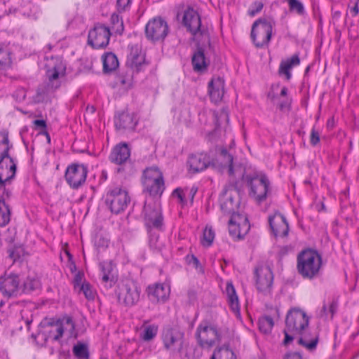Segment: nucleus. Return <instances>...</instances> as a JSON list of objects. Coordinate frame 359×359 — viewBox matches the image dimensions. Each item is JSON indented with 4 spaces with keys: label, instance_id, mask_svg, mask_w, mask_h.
I'll list each match as a JSON object with an SVG mask.
<instances>
[{
    "label": "nucleus",
    "instance_id": "40",
    "mask_svg": "<svg viewBox=\"0 0 359 359\" xmlns=\"http://www.w3.org/2000/svg\"><path fill=\"white\" fill-rule=\"evenodd\" d=\"M154 229L147 231L149 233V245L151 249L160 252L164 247L163 242L160 240L158 234L154 231Z\"/></svg>",
    "mask_w": 359,
    "mask_h": 359
},
{
    "label": "nucleus",
    "instance_id": "19",
    "mask_svg": "<svg viewBox=\"0 0 359 359\" xmlns=\"http://www.w3.org/2000/svg\"><path fill=\"white\" fill-rule=\"evenodd\" d=\"M20 287V278L18 275L6 273L0 278V290L2 294L10 297L15 295Z\"/></svg>",
    "mask_w": 359,
    "mask_h": 359
},
{
    "label": "nucleus",
    "instance_id": "49",
    "mask_svg": "<svg viewBox=\"0 0 359 359\" xmlns=\"http://www.w3.org/2000/svg\"><path fill=\"white\" fill-rule=\"evenodd\" d=\"M39 287L38 280L35 278H27L24 283V290L26 292H31Z\"/></svg>",
    "mask_w": 359,
    "mask_h": 359
},
{
    "label": "nucleus",
    "instance_id": "1",
    "mask_svg": "<svg viewBox=\"0 0 359 359\" xmlns=\"http://www.w3.org/2000/svg\"><path fill=\"white\" fill-rule=\"evenodd\" d=\"M309 323V318L304 311L299 309L290 310L285 319L283 344L287 345L295 336H300L298 340L299 344L310 351H314L318 343V334L306 332Z\"/></svg>",
    "mask_w": 359,
    "mask_h": 359
},
{
    "label": "nucleus",
    "instance_id": "9",
    "mask_svg": "<svg viewBox=\"0 0 359 359\" xmlns=\"http://www.w3.org/2000/svg\"><path fill=\"white\" fill-rule=\"evenodd\" d=\"M116 293L120 304L132 306L138 302L140 290L135 282L131 280H125L119 283Z\"/></svg>",
    "mask_w": 359,
    "mask_h": 359
},
{
    "label": "nucleus",
    "instance_id": "47",
    "mask_svg": "<svg viewBox=\"0 0 359 359\" xmlns=\"http://www.w3.org/2000/svg\"><path fill=\"white\" fill-rule=\"evenodd\" d=\"M80 291L88 300H93L95 298V292L88 283H82L80 286Z\"/></svg>",
    "mask_w": 359,
    "mask_h": 359
},
{
    "label": "nucleus",
    "instance_id": "37",
    "mask_svg": "<svg viewBox=\"0 0 359 359\" xmlns=\"http://www.w3.org/2000/svg\"><path fill=\"white\" fill-rule=\"evenodd\" d=\"M143 330L140 334L141 338L145 341H149L157 334L158 327L155 324L147 325L146 323L143 325Z\"/></svg>",
    "mask_w": 359,
    "mask_h": 359
},
{
    "label": "nucleus",
    "instance_id": "29",
    "mask_svg": "<svg viewBox=\"0 0 359 359\" xmlns=\"http://www.w3.org/2000/svg\"><path fill=\"white\" fill-rule=\"evenodd\" d=\"M102 283L111 287L116 281L115 266L111 261L102 262L100 264Z\"/></svg>",
    "mask_w": 359,
    "mask_h": 359
},
{
    "label": "nucleus",
    "instance_id": "14",
    "mask_svg": "<svg viewBox=\"0 0 359 359\" xmlns=\"http://www.w3.org/2000/svg\"><path fill=\"white\" fill-rule=\"evenodd\" d=\"M255 280L257 290L264 295L271 294L273 287V275L267 266H259L255 271Z\"/></svg>",
    "mask_w": 359,
    "mask_h": 359
},
{
    "label": "nucleus",
    "instance_id": "62",
    "mask_svg": "<svg viewBox=\"0 0 359 359\" xmlns=\"http://www.w3.org/2000/svg\"><path fill=\"white\" fill-rule=\"evenodd\" d=\"M175 192L177 193L178 197L180 198V201H183V197H182L181 191L180 189H176L175 191Z\"/></svg>",
    "mask_w": 359,
    "mask_h": 359
},
{
    "label": "nucleus",
    "instance_id": "22",
    "mask_svg": "<svg viewBox=\"0 0 359 359\" xmlns=\"http://www.w3.org/2000/svg\"><path fill=\"white\" fill-rule=\"evenodd\" d=\"M187 164L189 170L193 173L203 171L211 165L210 156L204 153L191 154L189 156Z\"/></svg>",
    "mask_w": 359,
    "mask_h": 359
},
{
    "label": "nucleus",
    "instance_id": "5",
    "mask_svg": "<svg viewBox=\"0 0 359 359\" xmlns=\"http://www.w3.org/2000/svg\"><path fill=\"white\" fill-rule=\"evenodd\" d=\"M15 172L16 163L14 160L9 155L0 156V196L11 198V182Z\"/></svg>",
    "mask_w": 359,
    "mask_h": 359
},
{
    "label": "nucleus",
    "instance_id": "57",
    "mask_svg": "<svg viewBox=\"0 0 359 359\" xmlns=\"http://www.w3.org/2000/svg\"><path fill=\"white\" fill-rule=\"evenodd\" d=\"M34 124L36 127L41 128V129H46V123L44 120H34Z\"/></svg>",
    "mask_w": 359,
    "mask_h": 359
},
{
    "label": "nucleus",
    "instance_id": "54",
    "mask_svg": "<svg viewBox=\"0 0 359 359\" xmlns=\"http://www.w3.org/2000/svg\"><path fill=\"white\" fill-rule=\"evenodd\" d=\"M310 142L313 146L320 142V134L314 128H312L311 132Z\"/></svg>",
    "mask_w": 359,
    "mask_h": 359
},
{
    "label": "nucleus",
    "instance_id": "45",
    "mask_svg": "<svg viewBox=\"0 0 359 359\" xmlns=\"http://www.w3.org/2000/svg\"><path fill=\"white\" fill-rule=\"evenodd\" d=\"M0 146H3L2 153L0 156L9 155L8 151L12 147V145L9 144L8 135L6 131H2L0 133Z\"/></svg>",
    "mask_w": 359,
    "mask_h": 359
},
{
    "label": "nucleus",
    "instance_id": "24",
    "mask_svg": "<svg viewBox=\"0 0 359 359\" xmlns=\"http://www.w3.org/2000/svg\"><path fill=\"white\" fill-rule=\"evenodd\" d=\"M208 93L211 100L220 102L224 95V80L219 76L213 77L208 83Z\"/></svg>",
    "mask_w": 359,
    "mask_h": 359
},
{
    "label": "nucleus",
    "instance_id": "53",
    "mask_svg": "<svg viewBox=\"0 0 359 359\" xmlns=\"http://www.w3.org/2000/svg\"><path fill=\"white\" fill-rule=\"evenodd\" d=\"M131 0H117L116 5L118 11L120 12L125 11L130 6Z\"/></svg>",
    "mask_w": 359,
    "mask_h": 359
},
{
    "label": "nucleus",
    "instance_id": "34",
    "mask_svg": "<svg viewBox=\"0 0 359 359\" xmlns=\"http://www.w3.org/2000/svg\"><path fill=\"white\" fill-rule=\"evenodd\" d=\"M192 64L195 71L201 72L206 69L208 64L203 50L199 49L194 54Z\"/></svg>",
    "mask_w": 359,
    "mask_h": 359
},
{
    "label": "nucleus",
    "instance_id": "63",
    "mask_svg": "<svg viewBox=\"0 0 359 359\" xmlns=\"http://www.w3.org/2000/svg\"><path fill=\"white\" fill-rule=\"evenodd\" d=\"M192 259H193V262H194V263L196 265H198V263H199L198 259L196 257H192Z\"/></svg>",
    "mask_w": 359,
    "mask_h": 359
},
{
    "label": "nucleus",
    "instance_id": "26",
    "mask_svg": "<svg viewBox=\"0 0 359 359\" xmlns=\"http://www.w3.org/2000/svg\"><path fill=\"white\" fill-rule=\"evenodd\" d=\"M130 156V151L126 143L116 145L112 150L109 159L111 162L121 165L126 163Z\"/></svg>",
    "mask_w": 359,
    "mask_h": 359
},
{
    "label": "nucleus",
    "instance_id": "48",
    "mask_svg": "<svg viewBox=\"0 0 359 359\" xmlns=\"http://www.w3.org/2000/svg\"><path fill=\"white\" fill-rule=\"evenodd\" d=\"M109 243V239L102 234H97L94 238L95 246L99 250L107 248Z\"/></svg>",
    "mask_w": 359,
    "mask_h": 359
},
{
    "label": "nucleus",
    "instance_id": "46",
    "mask_svg": "<svg viewBox=\"0 0 359 359\" xmlns=\"http://www.w3.org/2000/svg\"><path fill=\"white\" fill-rule=\"evenodd\" d=\"M288 2L290 11H295L298 15H302L305 13L303 4L298 0H286Z\"/></svg>",
    "mask_w": 359,
    "mask_h": 359
},
{
    "label": "nucleus",
    "instance_id": "18",
    "mask_svg": "<svg viewBox=\"0 0 359 359\" xmlns=\"http://www.w3.org/2000/svg\"><path fill=\"white\" fill-rule=\"evenodd\" d=\"M238 191L233 187L224 190L220 198L221 209L224 213L230 214L231 216L238 215L236 213L238 207Z\"/></svg>",
    "mask_w": 359,
    "mask_h": 359
},
{
    "label": "nucleus",
    "instance_id": "32",
    "mask_svg": "<svg viewBox=\"0 0 359 359\" xmlns=\"http://www.w3.org/2000/svg\"><path fill=\"white\" fill-rule=\"evenodd\" d=\"M135 69L126 66L117 76V81L126 89L130 88L133 85V75Z\"/></svg>",
    "mask_w": 359,
    "mask_h": 359
},
{
    "label": "nucleus",
    "instance_id": "35",
    "mask_svg": "<svg viewBox=\"0 0 359 359\" xmlns=\"http://www.w3.org/2000/svg\"><path fill=\"white\" fill-rule=\"evenodd\" d=\"M60 325L62 326V332L66 333L68 337H76V333L75 332V325L72 319L69 316L58 319Z\"/></svg>",
    "mask_w": 359,
    "mask_h": 359
},
{
    "label": "nucleus",
    "instance_id": "31",
    "mask_svg": "<svg viewBox=\"0 0 359 359\" xmlns=\"http://www.w3.org/2000/svg\"><path fill=\"white\" fill-rule=\"evenodd\" d=\"M9 198L0 196V226H6L11 221V211L6 201Z\"/></svg>",
    "mask_w": 359,
    "mask_h": 359
},
{
    "label": "nucleus",
    "instance_id": "27",
    "mask_svg": "<svg viewBox=\"0 0 359 359\" xmlns=\"http://www.w3.org/2000/svg\"><path fill=\"white\" fill-rule=\"evenodd\" d=\"M137 123V121L135 114L125 111L121 113L115 119V126L119 130H133Z\"/></svg>",
    "mask_w": 359,
    "mask_h": 359
},
{
    "label": "nucleus",
    "instance_id": "20",
    "mask_svg": "<svg viewBox=\"0 0 359 359\" xmlns=\"http://www.w3.org/2000/svg\"><path fill=\"white\" fill-rule=\"evenodd\" d=\"M111 32L108 27L98 25L88 32V45H108Z\"/></svg>",
    "mask_w": 359,
    "mask_h": 359
},
{
    "label": "nucleus",
    "instance_id": "3",
    "mask_svg": "<svg viewBox=\"0 0 359 359\" xmlns=\"http://www.w3.org/2000/svg\"><path fill=\"white\" fill-rule=\"evenodd\" d=\"M182 22L191 34V39L196 45H210L208 30L201 27L198 13L191 8L184 11Z\"/></svg>",
    "mask_w": 359,
    "mask_h": 359
},
{
    "label": "nucleus",
    "instance_id": "30",
    "mask_svg": "<svg viewBox=\"0 0 359 359\" xmlns=\"http://www.w3.org/2000/svg\"><path fill=\"white\" fill-rule=\"evenodd\" d=\"M300 60L297 54L293 55L291 57L287 58L280 62L279 73L285 76L287 80H290L292 74L290 69L295 66L299 65Z\"/></svg>",
    "mask_w": 359,
    "mask_h": 359
},
{
    "label": "nucleus",
    "instance_id": "8",
    "mask_svg": "<svg viewBox=\"0 0 359 359\" xmlns=\"http://www.w3.org/2000/svg\"><path fill=\"white\" fill-rule=\"evenodd\" d=\"M142 183L144 190L151 196H160L164 190L163 174L156 166L147 168L144 170Z\"/></svg>",
    "mask_w": 359,
    "mask_h": 359
},
{
    "label": "nucleus",
    "instance_id": "55",
    "mask_svg": "<svg viewBox=\"0 0 359 359\" xmlns=\"http://www.w3.org/2000/svg\"><path fill=\"white\" fill-rule=\"evenodd\" d=\"M111 20L114 25L120 23L121 29H123L122 20L119 18L118 14L113 13L111 16Z\"/></svg>",
    "mask_w": 359,
    "mask_h": 359
},
{
    "label": "nucleus",
    "instance_id": "36",
    "mask_svg": "<svg viewBox=\"0 0 359 359\" xmlns=\"http://www.w3.org/2000/svg\"><path fill=\"white\" fill-rule=\"evenodd\" d=\"M48 325L50 327L49 337L54 341H58L63 335L62 326L60 325L59 320L51 319Z\"/></svg>",
    "mask_w": 359,
    "mask_h": 359
},
{
    "label": "nucleus",
    "instance_id": "56",
    "mask_svg": "<svg viewBox=\"0 0 359 359\" xmlns=\"http://www.w3.org/2000/svg\"><path fill=\"white\" fill-rule=\"evenodd\" d=\"M337 303L334 301H332L330 304L329 305L328 311L330 313L331 318L333 317L334 314L337 311Z\"/></svg>",
    "mask_w": 359,
    "mask_h": 359
},
{
    "label": "nucleus",
    "instance_id": "23",
    "mask_svg": "<svg viewBox=\"0 0 359 359\" xmlns=\"http://www.w3.org/2000/svg\"><path fill=\"white\" fill-rule=\"evenodd\" d=\"M269 222L271 229L276 236L284 237L287 236L289 225L285 217L280 213H275L269 216Z\"/></svg>",
    "mask_w": 359,
    "mask_h": 359
},
{
    "label": "nucleus",
    "instance_id": "4",
    "mask_svg": "<svg viewBox=\"0 0 359 359\" xmlns=\"http://www.w3.org/2000/svg\"><path fill=\"white\" fill-rule=\"evenodd\" d=\"M248 186L250 187V196L257 202L265 201L271 193L270 182L267 176L262 172H255L245 177Z\"/></svg>",
    "mask_w": 359,
    "mask_h": 359
},
{
    "label": "nucleus",
    "instance_id": "51",
    "mask_svg": "<svg viewBox=\"0 0 359 359\" xmlns=\"http://www.w3.org/2000/svg\"><path fill=\"white\" fill-rule=\"evenodd\" d=\"M10 62V53L0 47V66L6 65Z\"/></svg>",
    "mask_w": 359,
    "mask_h": 359
},
{
    "label": "nucleus",
    "instance_id": "10",
    "mask_svg": "<svg viewBox=\"0 0 359 359\" xmlns=\"http://www.w3.org/2000/svg\"><path fill=\"white\" fill-rule=\"evenodd\" d=\"M163 347L172 353H180L184 346V334L176 327H165L162 331Z\"/></svg>",
    "mask_w": 359,
    "mask_h": 359
},
{
    "label": "nucleus",
    "instance_id": "44",
    "mask_svg": "<svg viewBox=\"0 0 359 359\" xmlns=\"http://www.w3.org/2000/svg\"><path fill=\"white\" fill-rule=\"evenodd\" d=\"M73 353L79 359H86L88 357L87 346L82 343H78L73 347Z\"/></svg>",
    "mask_w": 359,
    "mask_h": 359
},
{
    "label": "nucleus",
    "instance_id": "21",
    "mask_svg": "<svg viewBox=\"0 0 359 359\" xmlns=\"http://www.w3.org/2000/svg\"><path fill=\"white\" fill-rule=\"evenodd\" d=\"M147 65L145 57V51L142 46H131L130 53L127 56L126 66L140 72L142 67Z\"/></svg>",
    "mask_w": 359,
    "mask_h": 359
},
{
    "label": "nucleus",
    "instance_id": "60",
    "mask_svg": "<svg viewBox=\"0 0 359 359\" xmlns=\"http://www.w3.org/2000/svg\"><path fill=\"white\" fill-rule=\"evenodd\" d=\"M351 12L352 13L353 16H356L358 14L359 7L358 3H356L355 6L351 9Z\"/></svg>",
    "mask_w": 359,
    "mask_h": 359
},
{
    "label": "nucleus",
    "instance_id": "50",
    "mask_svg": "<svg viewBox=\"0 0 359 359\" xmlns=\"http://www.w3.org/2000/svg\"><path fill=\"white\" fill-rule=\"evenodd\" d=\"M217 124L219 125L223 121L229 122V112L226 109H222L219 112L215 113Z\"/></svg>",
    "mask_w": 359,
    "mask_h": 359
},
{
    "label": "nucleus",
    "instance_id": "15",
    "mask_svg": "<svg viewBox=\"0 0 359 359\" xmlns=\"http://www.w3.org/2000/svg\"><path fill=\"white\" fill-rule=\"evenodd\" d=\"M129 202L130 197L125 190L116 188L107 194L106 204L111 212L115 214L124 211Z\"/></svg>",
    "mask_w": 359,
    "mask_h": 359
},
{
    "label": "nucleus",
    "instance_id": "28",
    "mask_svg": "<svg viewBox=\"0 0 359 359\" xmlns=\"http://www.w3.org/2000/svg\"><path fill=\"white\" fill-rule=\"evenodd\" d=\"M225 293L231 310L237 318H241V307L238 297L231 282H227Z\"/></svg>",
    "mask_w": 359,
    "mask_h": 359
},
{
    "label": "nucleus",
    "instance_id": "17",
    "mask_svg": "<svg viewBox=\"0 0 359 359\" xmlns=\"http://www.w3.org/2000/svg\"><path fill=\"white\" fill-rule=\"evenodd\" d=\"M87 172V168L84 165L73 164L67 168L65 179L70 187L76 189L85 182Z\"/></svg>",
    "mask_w": 359,
    "mask_h": 359
},
{
    "label": "nucleus",
    "instance_id": "2",
    "mask_svg": "<svg viewBox=\"0 0 359 359\" xmlns=\"http://www.w3.org/2000/svg\"><path fill=\"white\" fill-rule=\"evenodd\" d=\"M297 269L304 279L317 278L320 275L322 258L316 251L304 250L297 257Z\"/></svg>",
    "mask_w": 359,
    "mask_h": 359
},
{
    "label": "nucleus",
    "instance_id": "11",
    "mask_svg": "<svg viewBox=\"0 0 359 359\" xmlns=\"http://www.w3.org/2000/svg\"><path fill=\"white\" fill-rule=\"evenodd\" d=\"M196 337L200 346L210 348L220 341L221 333L216 327L202 323L196 329Z\"/></svg>",
    "mask_w": 359,
    "mask_h": 359
},
{
    "label": "nucleus",
    "instance_id": "7",
    "mask_svg": "<svg viewBox=\"0 0 359 359\" xmlns=\"http://www.w3.org/2000/svg\"><path fill=\"white\" fill-rule=\"evenodd\" d=\"M142 215L147 231L161 230L163 226V217L160 205L152 198L147 199L144 205Z\"/></svg>",
    "mask_w": 359,
    "mask_h": 359
},
{
    "label": "nucleus",
    "instance_id": "6",
    "mask_svg": "<svg viewBox=\"0 0 359 359\" xmlns=\"http://www.w3.org/2000/svg\"><path fill=\"white\" fill-rule=\"evenodd\" d=\"M45 67L48 87L52 90L57 89L61 85L60 79L66 74L65 63L60 57L51 56L47 57Z\"/></svg>",
    "mask_w": 359,
    "mask_h": 359
},
{
    "label": "nucleus",
    "instance_id": "39",
    "mask_svg": "<svg viewBox=\"0 0 359 359\" xmlns=\"http://www.w3.org/2000/svg\"><path fill=\"white\" fill-rule=\"evenodd\" d=\"M210 359H236V356L228 346H224L215 350Z\"/></svg>",
    "mask_w": 359,
    "mask_h": 359
},
{
    "label": "nucleus",
    "instance_id": "12",
    "mask_svg": "<svg viewBox=\"0 0 359 359\" xmlns=\"http://www.w3.org/2000/svg\"><path fill=\"white\" fill-rule=\"evenodd\" d=\"M272 23L266 20L259 19L252 27L251 39L255 45H266L272 35Z\"/></svg>",
    "mask_w": 359,
    "mask_h": 359
},
{
    "label": "nucleus",
    "instance_id": "13",
    "mask_svg": "<svg viewBox=\"0 0 359 359\" xmlns=\"http://www.w3.org/2000/svg\"><path fill=\"white\" fill-rule=\"evenodd\" d=\"M168 33L167 22L161 18H154L149 20L145 27V34L153 43H161Z\"/></svg>",
    "mask_w": 359,
    "mask_h": 359
},
{
    "label": "nucleus",
    "instance_id": "64",
    "mask_svg": "<svg viewBox=\"0 0 359 359\" xmlns=\"http://www.w3.org/2000/svg\"><path fill=\"white\" fill-rule=\"evenodd\" d=\"M323 311H324L325 313H326V312H327V308H326V306H323Z\"/></svg>",
    "mask_w": 359,
    "mask_h": 359
},
{
    "label": "nucleus",
    "instance_id": "58",
    "mask_svg": "<svg viewBox=\"0 0 359 359\" xmlns=\"http://www.w3.org/2000/svg\"><path fill=\"white\" fill-rule=\"evenodd\" d=\"M284 359H303L302 356L298 353H292L286 355Z\"/></svg>",
    "mask_w": 359,
    "mask_h": 359
},
{
    "label": "nucleus",
    "instance_id": "52",
    "mask_svg": "<svg viewBox=\"0 0 359 359\" xmlns=\"http://www.w3.org/2000/svg\"><path fill=\"white\" fill-rule=\"evenodd\" d=\"M263 8V4L262 2H255L250 8L248 11L249 15L251 16H254L258 13H259Z\"/></svg>",
    "mask_w": 359,
    "mask_h": 359
},
{
    "label": "nucleus",
    "instance_id": "41",
    "mask_svg": "<svg viewBox=\"0 0 359 359\" xmlns=\"http://www.w3.org/2000/svg\"><path fill=\"white\" fill-rule=\"evenodd\" d=\"M9 257L16 262L23 259L27 253L22 245L14 246L8 250Z\"/></svg>",
    "mask_w": 359,
    "mask_h": 359
},
{
    "label": "nucleus",
    "instance_id": "43",
    "mask_svg": "<svg viewBox=\"0 0 359 359\" xmlns=\"http://www.w3.org/2000/svg\"><path fill=\"white\" fill-rule=\"evenodd\" d=\"M215 238V232L212 227L206 226L203 231V237L201 238V244L205 247L210 246Z\"/></svg>",
    "mask_w": 359,
    "mask_h": 359
},
{
    "label": "nucleus",
    "instance_id": "25",
    "mask_svg": "<svg viewBox=\"0 0 359 359\" xmlns=\"http://www.w3.org/2000/svg\"><path fill=\"white\" fill-rule=\"evenodd\" d=\"M170 294L168 286L162 283H157L148 287V296L153 302H164Z\"/></svg>",
    "mask_w": 359,
    "mask_h": 359
},
{
    "label": "nucleus",
    "instance_id": "16",
    "mask_svg": "<svg viewBox=\"0 0 359 359\" xmlns=\"http://www.w3.org/2000/svg\"><path fill=\"white\" fill-rule=\"evenodd\" d=\"M250 230V224L246 216L233 215L229 221V232L234 239L243 238Z\"/></svg>",
    "mask_w": 359,
    "mask_h": 359
},
{
    "label": "nucleus",
    "instance_id": "33",
    "mask_svg": "<svg viewBox=\"0 0 359 359\" xmlns=\"http://www.w3.org/2000/svg\"><path fill=\"white\" fill-rule=\"evenodd\" d=\"M103 70L104 72H110L118 67V61L116 56L112 53H108L103 55Z\"/></svg>",
    "mask_w": 359,
    "mask_h": 359
},
{
    "label": "nucleus",
    "instance_id": "59",
    "mask_svg": "<svg viewBox=\"0 0 359 359\" xmlns=\"http://www.w3.org/2000/svg\"><path fill=\"white\" fill-rule=\"evenodd\" d=\"M81 281H82V277L81 276L79 273L77 274L75 278H74V284H75V287L76 286H81V285L82 284L81 283Z\"/></svg>",
    "mask_w": 359,
    "mask_h": 359
},
{
    "label": "nucleus",
    "instance_id": "61",
    "mask_svg": "<svg viewBox=\"0 0 359 359\" xmlns=\"http://www.w3.org/2000/svg\"><path fill=\"white\" fill-rule=\"evenodd\" d=\"M287 93V88L286 87H283L282 89H281V91H280V95L281 96H285Z\"/></svg>",
    "mask_w": 359,
    "mask_h": 359
},
{
    "label": "nucleus",
    "instance_id": "38",
    "mask_svg": "<svg viewBox=\"0 0 359 359\" xmlns=\"http://www.w3.org/2000/svg\"><path fill=\"white\" fill-rule=\"evenodd\" d=\"M220 159L224 167L227 168L228 174L230 176H233L235 175V172L233 166V156L229 154L226 149H223L220 152Z\"/></svg>",
    "mask_w": 359,
    "mask_h": 359
},
{
    "label": "nucleus",
    "instance_id": "42",
    "mask_svg": "<svg viewBox=\"0 0 359 359\" xmlns=\"http://www.w3.org/2000/svg\"><path fill=\"white\" fill-rule=\"evenodd\" d=\"M258 325L259 330L264 334H267L271 331L273 327V320L269 316H264L259 318Z\"/></svg>",
    "mask_w": 359,
    "mask_h": 359
}]
</instances>
